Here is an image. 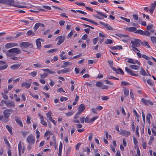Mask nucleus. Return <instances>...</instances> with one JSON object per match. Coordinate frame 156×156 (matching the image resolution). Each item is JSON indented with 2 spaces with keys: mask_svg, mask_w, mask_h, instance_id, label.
Returning <instances> with one entry per match:
<instances>
[{
  "mask_svg": "<svg viewBox=\"0 0 156 156\" xmlns=\"http://www.w3.org/2000/svg\"><path fill=\"white\" fill-rule=\"evenodd\" d=\"M60 101L61 102L63 101H66L68 100V98L66 97H63L60 98Z\"/></svg>",
  "mask_w": 156,
  "mask_h": 156,
  "instance_id": "nucleus-62",
  "label": "nucleus"
},
{
  "mask_svg": "<svg viewBox=\"0 0 156 156\" xmlns=\"http://www.w3.org/2000/svg\"><path fill=\"white\" fill-rule=\"evenodd\" d=\"M14 119L17 123L21 127L23 126V125L21 120V118L20 117L15 116Z\"/></svg>",
  "mask_w": 156,
  "mask_h": 156,
  "instance_id": "nucleus-11",
  "label": "nucleus"
},
{
  "mask_svg": "<svg viewBox=\"0 0 156 156\" xmlns=\"http://www.w3.org/2000/svg\"><path fill=\"white\" fill-rule=\"evenodd\" d=\"M126 59H128L127 61L128 63L133 64H137L138 65L140 64V62L137 60H135L129 58H127Z\"/></svg>",
  "mask_w": 156,
  "mask_h": 156,
  "instance_id": "nucleus-12",
  "label": "nucleus"
},
{
  "mask_svg": "<svg viewBox=\"0 0 156 156\" xmlns=\"http://www.w3.org/2000/svg\"><path fill=\"white\" fill-rule=\"evenodd\" d=\"M97 109L96 108H93L92 109L91 111L93 113H94V114H98V113L96 111Z\"/></svg>",
  "mask_w": 156,
  "mask_h": 156,
  "instance_id": "nucleus-60",
  "label": "nucleus"
},
{
  "mask_svg": "<svg viewBox=\"0 0 156 156\" xmlns=\"http://www.w3.org/2000/svg\"><path fill=\"white\" fill-rule=\"evenodd\" d=\"M98 38H95L92 40L94 44H96L98 41Z\"/></svg>",
  "mask_w": 156,
  "mask_h": 156,
  "instance_id": "nucleus-58",
  "label": "nucleus"
},
{
  "mask_svg": "<svg viewBox=\"0 0 156 156\" xmlns=\"http://www.w3.org/2000/svg\"><path fill=\"white\" fill-rule=\"evenodd\" d=\"M57 51V49L56 48H54L51 49L50 50L48 51L47 52L49 53H52L56 51Z\"/></svg>",
  "mask_w": 156,
  "mask_h": 156,
  "instance_id": "nucleus-46",
  "label": "nucleus"
},
{
  "mask_svg": "<svg viewBox=\"0 0 156 156\" xmlns=\"http://www.w3.org/2000/svg\"><path fill=\"white\" fill-rule=\"evenodd\" d=\"M72 63L69 62H64L63 63V65H62L61 66V67L62 68H66V67L68 66L71 65Z\"/></svg>",
  "mask_w": 156,
  "mask_h": 156,
  "instance_id": "nucleus-20",
  "label": "nucleus"
},
{
  "mask_svg": "<svg viewBox=\"0 0 156 156\" xmlns=\"http://www.w3.org/2000/svg\"><path fill=\"white\" fill-rule=\"evenodd\" d=\"M151 41L153 44H156V37L154 36H151Z\"/></svg>",
  "mask_w": 156,
  "mask_h": 156,
  "instance_id": "nucleus-41",
  "label": "nucleus"
},
{
  "mask_svg": "<svg viewBox=\"0 0 156 156\" xmlns=\"http://www.w3.org/2000/svg\"><path fill=\"white\" fill-rule=\"evenodd\" d=\"M144 31L141 30H136L135 33H137L140 34L141 35H143Z\"/></svg>",
  "mask_w": 156,
  "mask_h": 156,
  "instance_id": "nucleus-49",
  "label": "nucleus"
},
{
  "mask_svg": "<svg viewBox=\"0 0 156 156\" xmlns=\"http://www.w3.org/2000/svg\"><path fill=\"white\" fill-rule=\"evenodd\" d=\"M123 91L124 95H125V97L128 95L129 93V90L128 89L126 88H124Z\"/></svg>",
  "mask_w": 156,
  "mask_h": 156,
  "instance_id": "nucleus-31",
  "label": "nucleus"
},
{
  "mask_svg": "<svg viewBox=\"0 0 156 156\" xmlns=\"http://www.w3.org/2000/svg\"><path fill=\"white\" fill-rule=\"evenodd\" d=\"M51 132L50 130H47L44 134V136L46 137L48 136L49 134H50Z\"/></svg>",
  "mask_w": 156,
  "mask_h": 156,
  "instance_id": "nucleus-61",
  "label": "nucleus"
},
{
  "mask_svg": "<svg viewBox=\"0 0 156 156\" xmlns=\"http://www.w3.org/2000/svg\"><path fill=\"white\" fill-rule=\"evenodd\" d=\"M74 33V32L73 31H71L69 33V34L68 35L67 38L68 39L69 38L73 35Z\"/></svg>",
  "mask_w": 156,
  "mask_h": 156,
  "instance_id": "nucleus-52",
  "label": "nucleus"
},
{
  "mask_svg": "<svg viewBox=\"0 0 156 156\" xmlns=\"http://www.w3.org/2000/svg\"><path fill=\"white\" fill-rule=\"evenodd\" d=\"M113 43V41L111 39H107L105 42V44H111Z\"/></svg>",
  "mask_w": 156,
  "mask_h": 156,
  "instance_id": "nucleus-36",
  "label": "nucleus"
},
{
  "mask_svg": "<svg viewBox=\"0 0 156 156\" xmlns=\"http://www.w3.org/2000/svg\"><path fill=\"white\" fill-rule=\"evenodd\" d=\"M42 70L44 72H48L50 74H54L55 73V72L53 70H51L48 69H43Z\"/></svg>",
  "mask_w": 156,
  "mask_h": 156,
  "instance_id": "nucleus-22",
  "label": "nucleus"
},
{
  "mask_svg": "<svg viewBox=\"0 0 156 156\" xmlns=\"http://www.w3.org/2000/svg\"><path fill=\"white\" fill-rule=\"evenodd\" d=\"M117 71L118 72H119L122 75H123L124 74V72L122 70V69H121L120 68H119L117 69Z\"/></svg>",
  "mask_w": 156,
  "mask_h": 156,
  "instance_id": "nucleus-64",
  "label": "nucleus"
},
{
  "mask_svg": "<svg viewBox=\"0 0 156 156\" xmlns=\"http://www.w3.org/2000/svg\"><path fill=\"white\" fill-rule=\"evenodd\" d=\"M65 52L63 51L61 52V54L60 55V57H61V59L62 60L66 59L67 58V57L65 55H63L64 54H65Z\"/></svg>",
  "mask_w": 156,
  "mask_h": 156,
  "instance_id": "nucleus-27",
  "label": "nucleus"
},
{
  "mask_svg": "<svg viewBox=\"0 0 156 156\" xmlns=\"http://www.w3.org/2000/svg\"><path fill=\"white\" fill-rule=\"evenodd\" d=\"M40 23H36L35 24L34 26V31H36L37 30V29L40 26Z\"/></svg>",
  "mask_w": 156,
  "mask_h": 156,
  "instance_id": "nucleus-40",
  "label": "nucleus"
},
{
  "mask_svg": "<svg viewBox=\"0 0 156 156\" xmlns=\"http://www.w3.org/2000/svg\"><path fill=\"white\" fill-rule=\"evenodd\" d=\"M95 85L96 86L99 87H102L103 86V83L100 81H98L96 82Z\"/></svg>",
  "mask_w": 156,
  "mask_h": 156,
  "instance_id": "nucleus-33",
  "label": "nucleus"
},
{
  "mask_svg": "<svg viewBox=\"0 0 156 156\" xmlns=\"http://www.w3.org/2000/svg\"><path fill=\"white\" fill-rule=\"evenodd\" d=\"M81 113L80 112H78L76 114V115L74 117V119H77L79 118V115H80Z\"/></svg>",
  "mask_w": 156,
  "mask_h": 156,
  "instance_id": "nucleus-55",
  "label": "nucleus"
},
{
  "mask_svg": "<svg viewBox=\"0 0 156 156\" xmlns=\"http://www.w3.org/2000/svg\"><path fill=\"white\" fill-rule=\"evenodd\" d=\"M26 35L28 36H34L35 35V34L32 30H29L27 31L26 33Z\"/></svg>",
  "mask_w": 156,
  "mask_h": 156,
  "instance_id": "nucleus-24",
  "label": "nucleus"
},
{
  "mask_svg": "<svg viewBox=\"0 0 156 156\" xmlns=\"http://www.w3.org/2000/svg\"><path fill=\"white\" fill-rule=\"evenodd\" d=\"M8 66L6 62L3 61H0V71L6 69Z\"/></svg>",
  "mask_w": 156,
  "mask_h": 156,
  "instance_id": "nucleus-6",
  "label": "nucleus"
},
{
  "mask_svg": "<svg viewBox=\"0 0 156 156\" xmlns=\"http://www.w3.org/2000/svg\"><path fill=\"white\" fill-rule=\"evenodd\" d=\"M107 79L111 80V79H114V80H119V79L118 78H116L114 76H113L110 75H108L107 77Z\"/></svg>",
  "mask_w": 156,
  "mask_h": 156,
  "instance_id": "nucleus-42",
  "label": "nucleus"
},
{
  "mask_svg": "<svg viewBox=\"0 0 156 156\" xmlns=\"http://www.w3.org/2000/svg\"><path fill=\"white\" fill-rule=\"evenodd\" d=\"M31 76L33 77L35 76L37 74V72L36 71H33L31 72L30 73Z\"/></svg>",
  "mask_w": 156,
  "mask_h": 156,
  "instance_id": "nucleus-63",
  "label": "nucleus"
},
{
  "mask_svg": "<svg viewBox=\"0 0 156 156\" xmlns=\"http://www.w3.org/2000/svg\"><path fill=\"white\" fill-rule=\"evenodd\" d=\"M20 46L23 48H25L30 46H31V48L33 47V46L32 45V44L28 42L21 43L20 44Z\"/></svg>",
  "mask_w": 156,
  "mask_h": 156,
  "instance_id": "nucleus-4",
  "label": "nucleus"
},
{
  "mask_svg": "<svg viewBox=\"0 0 156 156\" xmlns=\"http://www.w3.org/2000/svg\"><path fill=\"white\" fill-rule=\"evenodd\" d=\"M155 7V5L154 4V3H152L151 4L150 6V8L151 9L154 10Z\"/></svg>",
  "mask_w": 156,
  "mask_h": 156,
  "instance_id": "nucleus-45",
  "label": "nucleus"
},
{
  "mask_svg": "<svg viewBox=\"0 0 156 156\" xmlns=\"http://www.w3.org/2000/svg\"><path fill=\"white\" fill-rule=\"evenodd\" d=\"M141 41L140 40L138 39H134L131 41V43L132 44V46L138 47L140 46V43Z\"/></svg>",
  "mask_w": 156,
  "mask_h": 156,
  "instance_id": "nucleus-5",
  "label": "nucleus"
},
{
  "mask_svg": "<svg viewBox=\"0 0 156 156\" xmlns=\"http://www.w3.org/2000/svg\"><path fill=\"white\" fill-rule=\"evenodd\" d=\"M75 3L79 6H85V4L83 2L80 3L79 2H75Z\"/></svg>",
  "mask_w": 156,
  "mask_h": 156,
  "instance_id": "nucleus-56",
  "label": "nucleus"
},
{
  "mask_svg": "<svg viewBox=\"0 0 156 156\" xmlns=\"http://www.w3.org/2000/svg\"><path fill=\"white\" fill-rule=\"evenodd\" d=\"M107 29L109 30H113V28L109 24L106 23L104 26Z\"/></svg>",
  "mask_w": 156,
  "mask_h": 156,
  "instance_id": "nucleus-37",
  "label": "nucleus"
},
{
  "mask_svg": "<svg viewBox=\"0 0 156 156\" xmlns=\"http://www.w3.org/2000/svg\"><path fill=\"white\" fill-rule=\"evenodd\" d=\"M70 71V69L68 68H66L63 69H62V73H66L68 72H69Z\"/></svg>",
  "mask_w": 156,
  "mask_h": 156,
  "instance_id": "nucleus-34",
  "label": "nucleus"
},
{
  "mask_svg": "<svg viewBox=\"0 0 156 156\" xmlns=\"http://www.w3.org/2000/svg\"><path fill=\"white\" fill-rule=\"evenodd\" d=\"M65 36H58L56 38V39L58 40L57 43V45H59L62 43L65 40Z\"/></svg>",
  "mask_w": 156,
  "mask_h": 156,
  "instance_id": "nucleus-7",
  "label": "nucleus"
},
{
  "mask_svg": "<svg viewBox=\"0 0 156 156\" xmlns=\"http://www.w3.org/2000/svg\"><path fill=\"white\" fill-rule=\"evenodd\" d=\"M129 84L126 81H122L121 82V86H126V85H129Z\"/></svg>",
  "mask_w": 156,
  "mask_h": 156,
  "instance_id": "nucleus-44",
  "label": "nucleus"
},
{
  "mask_svg": "<svg viewBox=\"0 0 156 156\" xmlns=\"http://www.w3.org/2000/svg\"><path fill=\"white\" fill-rule=\"evenodd\" d=\"M27 140L28 143L31 145L33 144L35 142V137L31 134L28 136Z\"/></svg>",
  "mask_w": 156,
  "mask_h": 156,
  "instance_id": "nucleus-3",
  "label": "nucleus"
},
{
  "mask_svg": "<svg viewBox=\"0 0 156 156\" xmlns=\"http://www.w3.org/2000/svg\"><path fill=\"white\" fill-rule=\"evenodd\" d=\"M56 141L54 137H53V141L50 142V145L51 146H53L54 144H56Z\"/></svg>",
  "mask_w": 156,
  "mask_h": 156,
  "instance_id": "nucleus-48",
  "label": "nucleus"
},
{
  "mask_svg": "<svg viewBox=\"0 0 156 156\" xmlns=\"http://www.w3.org/2000/svg\"><path fill=\"white\" fill-rule=\"evenodd\" d=\"M74 113L73 112H70L65 113L66 115L67 116H69L72 115Z\"/></svg>",
  "mask_w": 156,
  "mask_h": 156,
  "instance_id": "nucleus-50",
  "label": "nucleus"
},
{
  "mask_svg": "<svg viewBox=\"0 0 156 156\" xmlns=\"http://www.w3.org/2000/svg\"><path fill=\"white\" fill-rule=\"evenodd\" d=\"M62 143L60 142V143L59 146V152L58 153V156H62L61 153L62 149Z\"/></svg>",
  "mask_w": 156,
  "mask_h": 156,
  "instance_id": "nucleus-21",
  "label": "nucleus"
},
{
  "mask_svg": "<svg viewBox=\"0 0 156 156\" xmlns=\"http://www.w3.org/2000/svg\"><path fill=\"white\" fill-rule=\"evenodd\" d=\"M153 27V24H150L148 25L147 27V30H150Z\"/></svg>",
  "mask_w": 156,
  "mask_h": 156,
  "instance_id": "nucleus-54",
  "label": "nucleus"
},
{
  "mask_svg": "<svg viewBox=\"0 0 156 156\" xmlns=\"http://www.w3.org/2000/svg\"><path fill=\"white\" fill-rule=\"evenodd\" d=\"M41 123L43 125L45 126H47V124L46 122L44 121V119L43 120H41Z\"/></svg>",
  "mask_w": 156,
  "mask_h": 156,
  "instance_id": "nucleus-53",
  "label": "nucleus"
},
{
  "mask_svg": "<svg viewBox=\"0 0 156 156\" xmlns=\"http://www.w3.org/2000/svg\"><path fill=\"white\" fill-rule=\"evenodd\" d=\"M141 101L146 105H153V102L150 101L149 100H146L144 98L141 99Z\"/></svg>",
  "mask_w": 156,
  "mask_h": 156,
  "instance_id": "nucleus-13",
  "label": "nucleus"
},
{
  "mask_svg": "<svg viewBox=\"0 0 156 156\" xmlns=\"http://www.w3.org/2000/svg\"><path fill=\"white\" fill-rule=\"evenodd\" d=\"M41 77L42 79H44L45 77L48 76V74L46 73H44L42 74H41Z\"/></svg>",
  "mask_w": 156,
  "mask_h": 156,
  "instance_id": "nucleus-47",
  "label": "nucleus"
},
{
  "mask_svg": "<svg viewBox=\"0 0 156 156\" xmlns=\"http://www.w3.org/2000/svg\"><path fill=\"white\" fill-rule=\"evenodd\" d=\"M140 44L144 46H147L148 48H151V47L148 44V42L146 41H144L143 42H141Z\"/></svg>",
  "mask_w": 156,
  "mask_h": 156,
  "instance_id": "nucleus-26",
  "label": "nucleus"
},
{
  "mask_svg": "<svg viewBox=\"0 0 156 156\" xmlns=\"http://www.w3.org/2000/svg\"><path fill=\"white\" fill-rule=\"evenodd\" d=\"M120 18L121 19L125 20L127 22L129 23L130 22V20L129 19H127L122 16H121Z\"/></svg>",
  "mask_w": 156,
  "mask_h": 156,
  "instance_id": "nucleus-59",
  "label": "nucleus"
},
{
  "mask_svg": "<svg viewBox=\"0 0 156 156\" xmlns=\"http://www.w3.org/2000/svg\"><path fill=\"white\" fill-rule=\"evenodd\" d=\"M127 29L130 32H133L136 30V28L135 27H130Z\"/></svg>",
  "mask_w": 156,
  "mask_h": 156,
  "instance_id": "nucleus-35",
  "label": "nucleus"
},
{
  "mask_svg": "<svg viewBox=\"0 0 156 156\" xmlns=\"http://www.w3.org/2000/svg\"><path fill=\"white\" fill-rule=\"evenodd\" d=\"M126 71L130 75L133 76H138V75L134 73L132 71V70L128 68L127 67H125Z\"/></svg>",
  "mask_w": 156,
  "mask_h": 156,
  "instance_id": "nucleus-14",
  "label": "nucleus"
},
{
  "mask_svg": "<svg viewBox=\"0 0 156 156\" xmlns=\"http://www.w3.org/2000/svg\"><path fill=\"white\" fill-rule=\"evenodd\" d=\"M152 117V116L151 114L150 113H148L147 115L146 119L148 123L149 124L151 123L150 118H151Z\"/></svg>",
  "mask_w": 156,
  "mask_h": 156,
  "instance_id": "nucleus-25",
  "label": "nucleus"
},
{
  "mask_svg": "<svg viewBox=\"0 0 156 156\" xmlns=\"http://www.w3.org/2000/svg\"><path fill=\"white\" fill-rule=\"evenodd\" d=\"M6 105L7 107L9 108H14L15 107V104L14 102L8 101L6 103Z\"/></svg>",
  "mask_w": 156,
  "mask_h": 156,
  "instance_id": "nucleus-15",
  "label": "nucleus"
},
{
  "mask_svg": "<svg viewBox=\"0 0 156 156\" xmlns=\"http://www.w3.org/2000/svg\"><path fill=\"white\" fill-rule=\"evenodd\" d=\"M18 150L19 152H21L22 154L24 153L25 150V148L24 147H22L21 145V142L20 141L18 144Z\"/></svg>",
  "mask_w": 156,
  "mask_h": 156,
  "instance_id": "nucleus-17",
  "label": "nucleus"
},
{
  "mask_svg": "<svg viewBox=\"0 0 156 156\" xmlns=\"http://www.w3.org/2000/svg\"><path fill=\"white\" fill-rule=\"evenodd\" d=\"M52 114V113L51 112H49L46 114L47 116L48 119V120L50 121L52 119L51 117Z\"/></svg>",
  "mask_w": 156,
  "mask_h": 156,
  "instance_id": "nucleus-30",
  "label": "nucleus"
},
{
  "mask_svg": "<svg viewBox=\"0 0 156 156\" xmlns=\"http://www.w3.org/2000/svg\"><path fill=\"white\" fill-rule=\"evenodd\" d=\"M147 83L151 86H153L154 85V83L150 79H148L147 80Z\"/></svg>",
  "mask_w": 156,
  "mask_h": 156,
  "instance_id": "nucleus-43",
  "label": "nucleus"
},
{
  "mask_svg": "<svg viewBox=\"0 0 156 156\" xmlns=\"http://www.w3.org/2000/svg\"><path fill=\"white\" fill-rule=\"evenodd\" d=\"M30 119L31 118L30 117L28 116H27V123L28 124H30Z\"/></svg>",
  "mask_w": 156,
  "mask_h": 156,
  "instance_id": "nucleus-57",
  "label": "nucleus"
},
{
  "mask_svg": "<svg viewBox=\"0 0 156 156\" xmlns=\"http://www.w3.org/2000/svg\"><path fill=\"white\" fill-rule=\"evenodd\" d=\"M119 134L126 137H128L130 135V133L129 131L121 129Z\"/></svg>",
  "mask_w": 156,
  "mask_h": 156,
  "instance_id": "nucleus-8",
  "label": "nucleus"
},
{
  "mask_svg": "<svg viewBox=\"0 0 156 156\" xmlns=\"http://www.w3.org/2000/svg\"><path fill=\"white\" fill-rule=\"evenodd\" d=\"M14 2V0H5L4 4L11 5L12 3H13Z\"/></svg>",
  "mask_w": 156,
  "mask_h": 156,
  "instance_id": "nucleus-28",
  "label": "nucleus"
},
{
  "mask_svg": "<svg viewBox=\"0 0 156 156\" xmlns=\"http://www.w3.org/2000/svg\"><path fill=\"white\" fill-rule=\"evenodd\" d=\"M21 51L20 48H11L7 51L6 53V55L7 56L11 57V58L13 60L18 61L19 58L15 55L20 54Z\"/></svg>",
  "mask_w": 156,
  "mask_h": 156,
  "instance_id": "nucleus-1",
  "label": "nucleus"
},
{
  "mask_svg": "<svg viewBox=\"0 0 156 156\" xmlns=\"http://www.w3.org/2000/svg\"><path fill=\"white\" fill-rule=\"evenodd\" d=\"M151 34V33L147 30H145L143 31V35H145L147 36H149Z\"/></svg>",
  "mask_w": 156,
  "mask_h": 156,
  "instance_id": "nucleus-38",
  "label": "nucleus"
},
{
  "mask_svg": "<svg viewBox=\"0 0 156 156\" xmlns=\"http://www.w3.org/2000/svg\"><path fill=\"white\" fill-rule=\"evenodd\" d=\"M140 74L143 76H145L147 75V73L145 70L142 67L141 68V70L140 72Z\"/></svg>",
  "mask_w": 156,
  "mask_h": 156,
  "instance_id": "nucleus-32",
  "label": "nucleus"
},
{
  "mask_svg": "<svg viewBox=\"0 0 156 156\" xmlns=\"http://www.w3.org/2000/svg\"><path fill=\"white\" fill-rule=\"evenodd\" d=\"M33 66L36 67L41 68L43 67V65L42 64L37 63V64H34Z\"/></svg>",
  "mask_w": 156,
  "mask_h": 156,
  "instance_id": "nucleus-39",
  "label": "nucleus"
},
{
  "mask_svg": "<svg viewBox=\"0 0 156 156\" xmlns=\"http://www.w3.org/2000/svg\"><path fill=\"white\" fill-rule=\"evenodd\" d=\"M18 44L17 43H7L5 46V48H6L8 49L17 46Z\"/></svg>",
  "mask_w": 156,
  "mask_h": 156,
  "instance_id": "nucleus-10",
  "label": "nucleus"
},
{
  "mask_svg": "<svg viewBox=\"0 0 156 156\" xmlns=\"http://www.w3.org/2000/svg\"><path fill=\"white\" fill-rule=\"evenodd\" d=\"M140 64L138 65V66L136 65H131L129 66V67L132 69L137 70L139 69L140 67Z\"/></svg>",
  "mask_w": 156,
  "mask_h": 156,
  "instance_id": "nucleus-23",
  "label": "nucleus"
},
{
  "mask_svg": "<svg viewBox=\"0 0 156 156\" xmlns=\"http://www.w3.org/2000/svg\"><path fill=\"white\" fill-rule=\"evenodd\" d=\"M41 41L43 42L44 40L41 38L37 39L36 41V43L37 48L39 50L41 49Z\"/></svg>",
  "mask_w": 156,
  "mask_h": 156,
  "instance_id": "nucleus-9",
  "label": "nucleus"
},
{
  "mask_svg": "<svg viewBox=\"0 0 156 156\" xmlns=\"http://www.w3.org/2000/svg\"><path fill=\"white\" fill-rule=\"evenodd\" d=\"M12 109H7L4 110L3 112V114L5 118L2 121L4 122H7L9 121V118L10 117V114L12 113Z\"/></svg>",
  "mask_w": 156,
  "mask_h": 156,
  "instance_id": "nucleus-2",
  "label": "nucleus"
},
{
  "mask_svg": "<svg viewBox=\"0 0 156 156\" xmlns=\"http://www.w3.org/2000/svg\"><path fill=\"white\" fill-rule=\"evenodd\" d=\"M31 85V82H24L22 83L21 85V87H25L27 89H29Z\"/></svg>",
  "mask_w": 156,
  "mask_h": 156,
  "instance_id": "nucleus-16",
  "label": "nucleus"
},
{
  "mask_svg": "<svg viewBox=\"0 0 156 156\" xmlns=\"http://www.w3.org/2000/svg\"><path fill=\"white\" fill-rule=\"evenodd\" d=\"M6 127L9 131L10 133L12 135V127L11 126H10L8 125H7L6 126Z\"/></svg>",
  "mask_w": 156,
  "mask_h": 156,
  "instance_id": "nucleus-29",
  "label": "nucleus"
},
{
  "mask_svg": "<svg viewBox=\"0 0 156 156\" xmlns=\"http://www.w3.org/2000/svg\"><path fill=\"white\" fill-rule=\"evenodd\" d=\"M21 64H18L11 66L10 68L12 70H15L18 69L21 66Z\"/></svg>",
  "mask_w": 156,
  "mask_h": 156,
  "instance_id": "nucleus-19",
  "label": "nucleus"
},
{
  "mask_svg": "<svg viewBox=\"0 0 156 156\" xmlns=\"http://www.w3.org/2000/svg\"><path fill=\"white\" fill-rule=\"evenodd\" d=\"M85 109V106L83 104H81L79 106L78 112L81 113Z\"/></svg>",
  "mask_w": 156,
  "mask_h": 156,
  "instance_id": "nucleus-18",
  "label": "nucleus"
},
{
  "mask_svg": "<svg viewBox=\"0 0 156 156\" xmlns=\"http://www.w3.org/2000/svg\"><path fill=\"white\" fill-rule=\"evenodd\" d=\"M142 57L143 58H144L147 60H149L150 59V58L149 57L146 55H142Z\"/></svg>",
  "mask_w": 156,
  "mask_h": 156,
  "instance_id": "nucleus-51",
  "label": "nucleus"
}]
</instances>
